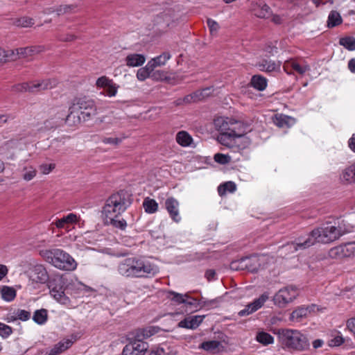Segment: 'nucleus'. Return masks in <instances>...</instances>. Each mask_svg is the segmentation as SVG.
I'll return each mask as SVG.
<instances>
[{
    "mask_svg": "<svg viewBox=\"0 0 355 355\" xmlns=\"http://www.w3.org/2000/svg\"><path fill=\"white\" fill-rule=\"evenodd\" d=\"M342 235L340 227L327 223L314 228L304 237H300L297 241L288 243L284 248L295 252L306 249L317 243H331L338 240Z\"/></svg>",
    "mask_w": 355,
    "mask_h": 355,
    "instance_id": "1",
    "label": "nucleus"
},
{
    "mask_svg": "<svg viewBox=\"0 0 355 355\" xmlns=\"http://www.w3.org/2000/svg\"><path fill=\"white\" fill-rule=\"evenodd\" d=\"M159 267L145 258L128 257L121 261L117 266L118 273L127 278H146L156 275Z\"/></svg>",
    "mask_w": 355,
    "mask_h": 355,
    "instance_id": "2",
    "label": "nucleus"
},
{
    "mask_svg": "<svg viewBox=\"0 0 355 355\" xmlns=\"http://www.w3.org/2000/svg\"><path fill=\"white\" fill-rule=\"evenodd\" d=\"M214 125L219 135L217 140L220 144H228L234 136L246 132L247 126L243 122L232 117L219 116L214 120Z\"/></svg>",
    "mask_w": 355,
    "mask_h": 355,
    "instance_id": "3",
    "label": "nucleus"
},
{
    "mask_svg": "<svg viewBox=\"0 0 355 355\" xmlns=\"http://www.w3.org/2000/svg\"><path fill=\"white\" fill-rule=\"evenodd\" d=\"M43 259L55 268L66 271H73L77 268V262L67 252L59 248L44 249L39 252Z\"/></svg>",
    "mask_w": 355,
    "mask_h": 355,
    "instance_id": "4",
    "label": "nucleus"
},
{
    "mask_svg": "<svg viewBox=\"0 0 355 355\" xmlns=\"http://www.w3.org/2000/svg\"><path fill=\"white\" fill-rule=\"evenodd\" d=\"M69 113L66 116V121L69 122L70 119L75 112L78 113L77 121H88L98 114V108L94 100L87 96L75 98L69 108Z\"/></svg>",
    "mask_w": 355,
    "mask_h": 355,
    "instance_id": "5",
    "label": "nucleus"
},
{
    "mask_svg": "<svg viewBox=\"0 0 355 355\" xmlns=\"http://www.w3.org/2000/svg\"><path fill=\"white\" fill-rule=\"evenodd\" d=\"M132 204L129 194L120 191L111 195L103 207L102 214L104 218L118 217L123 213Z\"/></svg>",
    "mask_w": 355,
    "mask_h": 355,
    "instance_id": "6",
    "label": "nucleus"
},
{
    "mask_svg": "<svg viewBox=\"0 0 355 355\" xmlns=\"http://www.w3.org/2000/svg\"><path fill=\"white\" fill-rule=\"evenodd\" d=\"M277 334L282 344L290 350L302 352L309 348L306 335L297 329H281Z\"/></svg>",
    "mask_w": 355,
    "mask_h": 355,
    "instance_id": "7",
    "label": "nucleus"
},
{
    "mask_svg": "<svg viewBox=\"0 0 355 355\" xmlns=\"http://www.w3.org/2000/svg\"><path fill=\"white\" fill-rule=\"evenodd\" d=\"M57 84L58 81L55 79L38 80L17 84L13 87V89L18 92H38L54 88Z\"/></svg>",
    "mask_w": 355,
    "mask_h": 355,
    "instance_id": "8",
    "label": "nucleus"
},
{
    "mask_svg": "<svg viewBox=\"0 0 355 355\" xmlns=\"http://www.w3.org/2000/svg\"><path fill=\"white\" fill-rule=\"evenodd\" d=\"M299 295L297 288L294 286H286L278 291L273 297L274 304L284 308L295 300Z\"/></svg>",
    "mask_w": 355,
    "mask_h": 355,
    "instance_id": "9",
    "label": "nucleus"
},
{
    "mask_svg": "<svg viewBox=\"0 0 355 355\" xmlns=\"http://www.w3.org/2000/svg\"><path fill=\"white\" fill-rule=\"evenodd\" d=\"M12 51L14 61L19 59L32 60L35 55L44 52L45 47L42 45L29 46L14 49Z\"/></svg>",
    "mask_w": 355,
    "mask_h": 355,
    "instance_id": "10",
    "label": "nucleus"
},
{
    "mask_svg": "<svg viewBox=\"0 0 355 355\" xmlns=\"http://www.w3.org/2000/svg\"><path fill=\"white\" fill-rule=\"evenodd\" d=\"M128 340L130 342L123 347L122 355H144L146 354L148 348L147 343L130 339V334H128Z\"/></svg>",
    "mask_w": 355,
    "mask_h": 355,
    "instance_id": "11",
    "label": "nucleus"
},
{
    "mask_svg": "<svg viewBox=\"0 0 355 355\" xmlns=\"http://www.w3.org/2000/svg\"><path fill=\"white\" fill-rule=\"evenodd\" d=\"M62 282L63 284H65V289L69 291L71 295L76 296H80L92 291L89 286L83 284L76 278H73L70 280L63 278Z\"/></svg>",
    "mask_w": 355,
    "mask_h": 355,
    "instance_id": "12",
    "label": "nucleus"
},
{
    "mask_svg": "<svg viewBox=\"0 0 355 355\" xmlns=\"http://www.w3.org/2000/svg\"><path fill=\"white\" fill-rule=\"evenodd\" d=\"M49 279V275L42 265H36L29 275V284L35 288V284H45Z\"/></svg>",
    "mask_w": 355,
    "mask_h": 355,
    "instance_id": "13",
    "label": "nucleus"
},
{
    "mask_svg": "<svg viewBox=\"0 0 355 355\" xmlns=\"http://www.w3.org/2000/svg\"><path fill=\"white\" fill-rule=\"evenodd\" d=\"M80 220V216L74 213H69L60 218H56L52 222L51 225L55 226L58 229H64L67 232L70 230L69 227L77 224Z\"/></svg>",
    "mask_w": 355,
    "mask_h": 355,
    "instance_id": "14",
    "label": "nucleus"
},
{
    "mask_svg": "<svg viewBox=\"0 0 355 355\" xmlns=\"http://www.w3.org/2000/svg\"><path fill=\"white\" fill-rule=\"evenodd\" d=\"M62 277L58 284H51L49 286L51 295L59 303L64 305H69L71 302L70 299L65 295L64 289L62 285Z\"/></svg>",
    "mask_w": 355,
    "mask_h": 355,
    "instance_id": "15",
    "label": "nucleus"
},
{
    "mask_svg": "<svg viewBox=\"0 0 355 355\" xmlns=\"http://www.w3.org/2000/svg\"><path fill=\"white\" fill-rule=\"evenodd\" d=\"M268 298L269 295L268 293H263L259 297L255 299L252 302L246 305L243 309L241 310L239 312V315L243 317L253 313L261 309Z\"/></svg>",
    "mask_w": 355,
    "mask_h": 355,
    "instance_id": "16",
    "label": "nucleus"
},
{
    "mask_svg": "<svg viewBox=\"0 0 355 355\" xmlns=\"http://www.w3.org/2000/svg\"><path fill=\"white\" fill-rule=\"evenodd\" d=\"M283 69L288 75L293 74L290 69L294 70L300 75H304L306 72L310 70V66L306 63L300 64L296 60L292 59L285 62Z\"/></svg>",
    "mask_w": 355,
    "mask_h": 355,
    "instance_id": "17",
    "label": "nucleus"
},
{
    "mask_svg": "<svg viewBox=\"0 0 355 355\" xmlns=\"http://www.w3.org/2000/svg\"><path fill=\"white\" fill-rule=\"evenodd\" d=\"M159 328L158 327H147L142 329H137L130 332V339L137 340L139 342H144V340L147 339L152 336L158 333Z\"/></svg>",
    "mask_w": 355,
    "mask_h": 355,
    "instance_id": "18",
    "label": "nucleus"
},
{
    "mask_svg": "<svg viewBox=\"0 0 355 355\" xmlns=\"http://www.w3.org/2000/svg\"><path fill=\"white\" fill-rule=\"evenodd\" d=\"M165 208L171 218L175 223L181 220L179 211V202L173 197H169L165 200Z\"/></svg>",
    "mask_w": 355,
    "mask_h": 355,
    "instance_id": "19",
    "label": "nucleus"
},
{
    "mask_svg": "<svg viewBox=\"0 0 355 355\" xmlns=\"http://www.w3.org/2000/svg\"><path fill=\"white\" fill-rule=\"evenodd\" d=\"M250 144V140L245 136V132H242L239 135L234 136L228 144H222L230 148H236L238 150H243L248 148Z\"/></svg>",
    "mask_w": 355,
    "mask_h": 355,
    "instance_id": "20",
    "label": "nucleus"
},
{
    "mask_svg": "<svg viewBox=\"0 0 355 355\" xmlns=\"http://www.w3.org/2000/svg\"><path fill=\"white\" fill-rule=\"evenodd\" d=\"M76 340L77 337L74 335H71L70 338L61 340L50 349L51 355H59L64 352L70 348Z\"/></svg>",
    "mask_w": 355,
    "mask_h": 355,
    "instance_id": "21",
    "label": "nucleus"
},
{
    "mask_svg": "<svg viewBox=\"0 0 355 355\" xmlns=\"http://www.w3.org/2000/svg\"><path fill=\"white\" fill-rule=\"evenodd\" d=\"M315 308V305L314 304L306 307L300 306L291 313L289 320L293 322H300L304 318H306L311 311H314Z\"/></svg>",
    "mask_w": 355,
    "mask_h": 355,
    "instance_id": "22",
    "label": "nucleus"
},
{
    "mask_svg": "<svg viewBox=\"0 0 355 355\" xmlns=\"http://www.w3.org/2000/svg\"><path fill=\"white\" fill-rule=\"evenodd\" d=\"M256 66L261 71L268 73L279 72L281 69L282 62L263 59L258 62Z\"/></svg>",
    "mask_w": 355,
    "mask_h": 355,
    "instance_id": "23",
    "label": "nucleus"
},
{
    "mask_svg": "<svg viewBox=\"0 0 355 355\" xmlns=\"http://www.w3.org/2000/svg\"><path fill=\"white\" fill-rule=\"evenodd\" d=\"M204 316L193 315L186 317L184 319L179 322L178 327L180 328L196 329L203 321Z\"/></svg>",
    "mask_w": 355,
    "mask_h": 355,
    "instance_id": "24",
    "label": "nucleus"
},
{
    "mask_svg": "<svg viewBox=\"0 0 355 355\" xmlns=\"http://www.w3.org/2000/svg\"><path fill=\"white\" fill-rule=\"evenodd\" d=\"M340 180L344 184H352L355 183V164L344 168L340 174Z\"/></svg>",
    "mask_w": 355,
    "mask_h": 355,
    "instance_id": "25",
    "label": "nucleus"
},
{
    "mask_svg": "<svg viewBox=\"0 0 355 355\" xmlns=\"http://www.w3.org/2000/svg\"><path fill=\"white\" fill-rule=\"evenodd\" d=\"M19 173L21 178L24 181L29 182L36 177L37 171L35 166H33L31 163L26 162L21 167Z\"/></svg>",
    "mask_w": 355,
    "mask_h": 355,
    "instance_id": "26",
    "label": "nucleus"
},
{
    "mask_svg": "<svg viewBox=\"0 0 355 355\" xmlns=\"http://www.w3.org/2000/svg\"><path fill=\"white\" fill-rule=\"evenodd\" d=\"M146 58L141 53H130L125 59V64L129 67H137L142 66L146 62Z\"/></svg>",
    "mask_w": 355,
    "mask_h": 355,
    "instance_id": "27",
    "label": "nucleus"
},
{
    "mask_svg": "<svg viewBox=\"0 0 355 355\" xmlns=\"http://www.w3.org/2000/svg\"><path fill=\"white\" fill-rule=\"evenodd\" d=\"M273 123L279 128H290L295 123V119L284 114H276Z\"/></svg>",
    "mask_w": 355,
    "mask_h": 355,
    "instance_id": "28",
    "label": "nucleus"
},
{
    "mask_svg": "<svg viewBox=\"0 0 355 355\" xmlns=\"http://www.w3.org/2000/svg\"><path fill=\"white\" fill-rule=\"evenodd\" d=\"M171 58V54L165 51L163 52L159 55H157L152 59H150L148 62L149 63V67H152L153 69L158 67H162L165 65L166 62L170 60Z\"/></svg>",
    "mask_w": 355,
    "mask_h": 355,
    "instance_id": "29",
    "label": "nucleus"
},
{
    "mask_svg": "<svg viewBox=\"0 0 355 355\" xmlns=\"http://www.w3.org/2000/svg\"><path fill=\"white\" fill-rule=\"evenodd\" d=\"M250 85L259 92L264 91L268 85V80L261 75H254L251 78Z\"/></svg>",
    "mask_w": 355,
    "mask_h": 355,
    "instance_id": "30",
    "label": "nucleus"
},
{
    "mask_svg": "<svg viewBox=\"0 0 355 355\" xmlns=\"http://www.w3.org/2000/svg\"><path fill=\"white\" fill-rule=\"evenodd\" d=\"M177 143L182 147L191 146L193 143L192 137L187 131H180L175 137Z\"/></svg>",
    "mask_w": 355,
    "mask_h": 355,
    "instance_id": "31",
    "label": "nucleus"
},
{
    "mask_svg": "<svg viewBox=\"0 0 355 355\" xmlns=\"http://www.w3.org/2000/svg\"><path fill=\"white\" fill-rule=\"evenodd\" d=\"M211 88L207 87L203 89L201 91L196 92L191 95L186 96L184 98V102L185 103H191L192 101H197L204 98L206 96H208L210 94V91Z\"/></svg>",
    "mask_w": 355,
    "mask_h": 355,
    "instance_id": "32",
    "label": "nucleus"
},
{
    "mask_svg": "<svg viewBox=\"0 0 355 355\" xmlns=\"http://www.w3.org/2000/svg\"><path fill=\"white\" fill-rule=\"evenodd\" d=\"M0 294L2 299L6 302H12L16 297V291L10 286H2L0 288Z\"/></svg>",
    "mask_w": 355,
    "mask_h": 355,
    "instance_id": "33",
    "label": "nucleus"
},
{
    "mask_svg": "<svg viewBox=\"0 0 355 355\" xmlns=\"http://www.w3.org/2000/svg\"><path fill=\"white\" fill-rule=\"evenodd\" d=\"M236 190V185L234 182L229 181L220 184L218 187V193L220 196H223L227 193H232Z\"/></svg>",
    "mask_w": 355,
    "mask_h": 355,
    "instance_id": "34",
    "label": "nucleus"
},
{
    "mask_svg": "<svg viewBox=\"0 0 355 355\" xmlns=\"http://www.w3.org/2000/svg\"><path fill=\"white\" fill-rule=\"evenodd\" d=\"M48 319L47 311L44 309L36 310L33 315V321L37 324L42 325L46 323Z\"/></svg>",
    "mask_w": 355,
    "mask_h": 355,
    "instance_id": "35",
    "label": "nucleus"
},
{
    "mask_svg": "<svg viewBox=\"0 0 355 355\" xmlns=\"http://www.w3.org/2000/svg\"><path fill=\"white\" fill-rule=\"evenodd\" d=\"M247 261L245 267L250 272H254L258 271L261 268V258L258 257H252L245 260Z\"/></svg>",
    "mask_w": 355,
    "mask_h": 355,
    "instance_id": "36",
    "label": "nucleus"
},
{
    "mask_svg": "<svg viewBox=\"0 0 355 355\" xmlns=\"http://www.w3.org/2000/svg\"><path fill=\"white\" fill-rule=\"evenodd\" d=\"M158 203L152 198H146L143 201V207L148 214H154L158 210Z\"/></svg>",
    "mask_w": 355,
    "mask_h": 355,
    "instance_id": "37",
    "label": "nucleus"
},
{
    "mask_svg": "<svg viewBox=\"0 0 355 355\" xmlns=\"http://www.w3.org/2000/svg\"><path fill=\"white\" fill-rule=\"evenodd\" d=\"M256 340L263 345H268L274 343V338L270 334L265 331H259L257 334Z\"/></svg>",
    "mask_w": 355,
    "mask_h": 355,
    "instance_id": "38",
    "label": "nucleus"
},
{
    "mask_svg": "<svg viewBox=\"0 0 355 355\" xmlns=\"http://www.w3.org/2000/svg\"><path fill=\"white\" fill-rule=\"evenodd\" d=\"M342 21L343 19L340 13L337 11L332 10L330 12L328 16L327 26L329 28L335 27L340 24Z\"/></svg>",
    "mask_w": 355,
    "mask_h": 355,
    "instance_id": "39",
    "label": "nucleus"
},
{
    "mask_svg": "<svg viewBox=\"0 0 355 355\" xmlns=\"http://www.w3.org/2000/svg\"><path fill=\"white\" fill-rule=\"evenodd\" d=\"M166 297L175 304H184L187 300V294H180L175 291H168L166 293Z\"/></svg>",
    "mask_w": 355,
    "mask_h": 355,
    "instance_id": "40",
    "label": "nucleus"
},
{
    "mask_svg": "<svg viewBox=\"0 0 355 355\" xmlns=\"http://www.w3.org/2000/svg\"><path fill=\"white\" fill-rule=\"evenodd\" d=\"M21 141H22L21 139L12 138V139H10V140L5 141L2 145V148L6 150H9V149L21 150L22 149Z\"/></svg>",
    "mask_w": 355,
    "mask_h": 355,
    "instance_id": "41",
    "label": "nucleus"
},
{
    "mask_svg": "<svg viewBox=\"0 0 355 355\" xmlns=\"http://www.w3.org/2000/svg\"><path fill=\"white\" fill-rule=\"evenodd\" d=\"M328 255L331 259H340L345 257L343 245L331 248L328 252Z\"/></svg>",
    "mask_w": 355,
    "mask_h": 355,
    "instance_id": "42",
    "label": "nucleus"
},
{
    "mask_svg": "<svg viewBox=\"0 0 355 355\" xmlns=\"http://www.w3.org/2000/svg\"><path fill=\"white\" fill-rule=\"evenodd\" d=\"M117 217H113L112 218H104L106 224H110L115 228L124 230L127 227L126 220L124 219L116 220Z\"/></svg>",
    "mask_w": 355,
    "mask_h": 355,
    "instance_id": "43",
    "label": "nucleus"
},
{
    "mask_svg": "<svg viewBox=\"0 0 355 355\" xmlns=\"http://www.w3.org/2000/svg\"><path fill=\"white\" fill-rule=\"evenodd\" d=\"M154 69L152 67H149V63L148 62L144 67H141L138 69L137 73V79L140 81L145 80L150 76V73Z\"/></svg>",
    "mask_w": 355,
    "mask_h": 355,
    "instance_id": "44",
    "label": "nucleus"
},
{
    "mask_svg": "<svg viewBox=\"0 0 355 355\" xmlns=\"http://www.w3.org/2000/svg\"><path fill=\"white\" fill-rule=\"evenodd\" d=\"M12 49L5 50L0 47V64L7 62L14 61Z\"/></svg>",
    "mask_w": 355,
    "mask_h": 355,
    "instance_id": "45",
    "label": "nucleus"
},
{
    "mask_svg": "<svg viewBox=\"0 0 355 355\" xmlns=\"http://www.w3.org/2000/svg\"><path fill=\"white\" fill-rule=\"evenodd\" d=\"M339 44L349 51L355 50V38L353 37H345L340 39Z\"/></svg>",
    "mask_w": 355,
    "mask_h": 355,
    "instance_id": "46",
    "label": "nucleus"
},
{
    "mask_svg": "<svg viewBox=\"0 0 355 355\" xmlns=\"http://www.w3.org/2000/svg\"><path fill=\"white\" fill-rule=\"evenodd\" d=\"M15 24L17 26L23 28L31 27L34 24V20L29 17H21L15 21Z\"/></svg>",
    "mask_w": 355,
    "mask_h": 355,
    "instance_id": "47",
    "label": "nucleus"
},
{
    "mask_svg": "<svg viewBox=\"0 0 355 355\" xmlns=\"http://www.w3.org/2000/svg\"><path fill=\"white\" fill-rule=\"evenodd\" d=\"M114 83L112 79L109 78L105 76L99 77L96 81V86L97 88H106Z\"/></svg>",
    "mask_w": 355,
    "mask_h": 355,
    "instance_id": "48",
    "label": "nucleus"
},
{
    "mask_svg": "<svg viewBox=\"0 0 355 355\" xmlns=\"http://www.w3.org/2000/svg\"><path fill=\"white\" fill-rule=\"evenodd\" d=\"M220 342L217 340H209L203 342L201 344V348L209 352H214L218 349Z\"/></svg>",
    "mask_w": 355,
    "mask_h": 355,
    "instance_id": "49",
    "label": "nucleus"
},
{
    "mask_svg": "<svg viewBox=\"0 0 355 355\" xmlns=\"http://www.w3.org/2000/svg\"><path fill=\"white\" fill-rule=\"evenodd\" d=\"M270 7L266 3H262L259 6V8L256 10V15L260 18H266L270 15Z\"/></svg>",
    "mask_w": 355,
    "mask_h": 355,
    "instance_id": "50",
    "label": "nucleus"
},
{
    "mask_svg": "<svg viewBox=\"0 0 355 355\" xmlns=\"http://www.w3.org/2000/svg\"><path fill=\"white\" fill-rule=\"evenodd\" d=\"M119 87L118 85L113 83L108 87L105 88V92H101V94L108 97H114L116 95Z\"/></svg>",
    "mask_w": 355,
    "mask_h": 355,
    "instance_id": "51",
    "label": "nucleus"
},
{
    "mask_svg": "<svg viewBox=\"0 0 355 355\" xmlns=\"http://www.w3.org/2000/svg\"><path fill=\"white\" fill-rule=\"evenodd\" d=\"M173 17L174 12L173 10H168L162 12L159 17V19H163L165 24L168 26L171 22L173 21Z\"/></svg>",
    "mask_w": 355,
    "mask_h": 355,
    "instance_id": "52",
    "label": "nucleus"
},
{
    "mask_svg": "<svg viewBox=\"0 0 355 355\" xmlns=\"http://www.w3.org/2000/svg\"><path fill=\"white\" fill-rule=\"evenodd\" d=\"M55 168V164L53 162L49 163H42L39 166V169L42 174L48 175Z\"/></svg>",
    "mask_w": 355,
    "mask_h": 355,
    "instance_id": "53",
    "label": "nucleus"
},
{
    "mask_svg": "<svg viewBox=\"0 0 355 355\" xmlns=\"http://www.w3.org/2000/svg\"><path fill=\"white\" fill-rule=\"evenodd\" d=\"M207 24L209 27L210 34L212 36H216L220 29L218 23L216 21L209 18L207 19Z\"/></svg>",
    "mask_w": 355,
    "mask_h": 355,
    "instance_id": "54",
    "label": "nucleus"
},
{
    "mask_svg": "<svg viewBox=\"0 0 355 355\" xmlns=\"http://www.w3.org/2000/svg\"><path fill=\"white\" fill-rule=\"evenodd\" d=\"M345 257H355V242H349L343 245Z\"/></svg>",
    "mask_w": 355,
    "mask_h": 355,
    "instance_id": "55",
    "label": "nucleus"
},
{
    "mask_svg": "<svg viewBox=\"0 0 355 355\" xmlns=\"http://www.w3.org/2000/svg\"><path fill=\"white\" fill-rule=\"evenodd\" d=\"M214 159L216 162L220 164H226L231 161V157L230 155L222 153L215 154Z\"/></svg>",
    "mask_w": 355,
    "mask_h": 355,
    "instance_id": "56",
    "label": "nucleus"
},
{
    "mask_svg": "<svg viewBox=\"0 0 355 355\" xmlns=\"http://www.w3.org/2000/svg\"><path fill=\"white\" fill-rule=\"evenodd\" d=\"M12 333V327L4 324L0 322V336L3 338H6L8 336H10Z\"/></svg>",
    "mask_w": 355,
    "mask_h": 355,
    "instance_id": "57",
    "label": "nucleus"
},
{
    "mask_svg": "<svg viewBox=\"0 0 355 355\" xmlns=\"http://www.w3.org/2000/svg\"><path fill=\"white\" fill-rule=\"evenodd\" d=\"M149 355H172V354L169 352L168 347L160 346L152 349Z\"/></svg>",
    "mask_w": 355,
    "mask_h": 355,
    "instance_id": "58",
    "label": "nucleus"
},
{
    "mask_svg": "<svg viewBox=\"0 0 355 355\" xmlns=\"http://www.w3.org/2000/svg\"><path fill=\"white\" fill-rule=\"evenodd\" d=\"M17 313V320L21 321H27L31 318V313L24 309H17L15 311Z\"/></svg>",
    "mask_w": 355,
    "mask_h": 355,
    "instance_id": "59",
    "label": "nucleus"
},
{
    "mask_svg": "<svg viewBox=\"0 0 355 355\" xmlns=\"http://www.w3.org/2000/svg\"><path fill=\"white\" fill-rule=\"evenodd\" d=\"M125 137L123 138H119V137H105L103 139V143L105 144H111L114 146H118L122 142L123 139H124Z\"/></svg>",
    "mask_w": 355,
    "mask_h": 355,
    "instance_id": "60",
    "label": "nucleus"
},
{
    "mask_svg": "<svg viewBox=\"0 0 355 355\" xmlns=\"http://www.w3.org/2000/svg\"><path fill=\"white\" fill-rule=\"evenodd\" d=\"M74 9V7L71 5H64V6H60L59 8L56 9L57 14L58 15L67 13L71 12L72 10Z\"/></svg>",
    "mask_w": 355,
    "mask_h": 355,
    "instance_id": "61",
    "label": "nucleus"
},
{
    "mask_svg": "<svg viewBox=\"0 0 355 355\" xmlns=\"http://www.w3.org/2000/svg\"><path fill=\"white\" fill-rule=\"evenodd\" d=\"M57 37L60 41H63V42L73 41L76 38V37L73 34H67L64 37L62 36V35H58Z\"/></svg>",
    "mask_w": 355,
    "mask_h": 355,
    "instance_id": "62",
    "label": "nucleus"
},
{
    "mask_svg": "<svg viewBox=\"0 0 355 355\" xmlns=\"http://www.w3.org/2000/svg\"><path fill=\"white\" fill-rule=\"evenodd\" d=\"M347 145L349 148L355 153V133H354L352 137L349 139L347 141Z\"/></svg>",
    "mask_w": 355,
    "mask_h": 355,
    "instance_id": "63",
    "label": "nucleus"
},
{
    "mask_svg": "<svg viewBox=\"0 0 355 355\" xmlns=\"http://www.w3.org/2000/svg\"><path fill=\"white\" fill-rule=\"evenodd\" d=\"M347 326L350 331H352L355 336V318L348 320Z\"/></svg>",
    "mask_w": 355,
    "mask_h": 355,
    "instance_id": "64",
    "label": "nucleus"
}]
</instances>
